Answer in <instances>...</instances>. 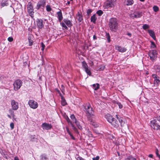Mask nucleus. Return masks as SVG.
Returning <instances> with one entry per match:
<instances>
[{
	"label": "nucleus",
	"instance_id": "nucleus-56",
	"mask_svg": "<svg viewBox=\"0 0 160 160\" xmlns=\"http://www.w3.org/2000/svg\"><path fill=\"white\" fill-rule=\"evenodd\" d=\"M153 155L152 154H149L148 156V157L150 158H153Z\"/></svg>",
	"mask_w": 160,
	"mask_h": 160
},
{
	"label": "nucleus",
	"instance_id": "nucleus-23",
	"mask_svg": "<svg viewBox=\"0 0 160 160\" xmlns=\"http://www.w3.org/2000/svg\"><path fill=\"white\" fill-rule=\"evenodd\" d=\"M57 14L58 15V18L59 22H61L63 18L62 14L61 12L59 11L58 12H57Z\"/></svg>",
	"mask_w": 160,
	"mask_h": 160
},
{
	"label": "nucleus",
	"instance_id": "nucleus-41",
	"mask_svg": "<svg viewBox=\"0 0 160 160\" xmlns=\"http://www.w3.org/2000/svg\"><path fill=\"white\" fill-rule=\"evenodd\" d=\"M41 47H42V48L41 50L42 51H43L44 50L45 47V45H44L43 43V42H41Z\"/></svg>",
	"mask_w": 160,
	"mask_h": 160
},
{
	"label": "nucleus",
	"instance_id": "nucleus-42",
	"mask_svg": "<svg viewBox=\"0 0 160 160\" xmlns=\"http://www.w3.org/2000/svg\"><path fill=\"white\" fill-rule=\"evenodd\" d=\"M118 120L119 122L120 123L121 126H122V124L123 122V120L122 119V118L121 117H120L119 119H118Z\"/></svg>",
	"mask_w": 160,
	"mask_h": 160
},
{
	"label": "nucleus",
	"instance_id": "nucleus-4",
	"mask_svg": "<svg viewBox=\"0 0 160 160\" xmlns=\"http://www.w3.org/2000/svg\"><path fill=\"white\" fill-rule=\"evenodd\" d=\"M61 24L62 27L65 29H68L66 26H67L68 27H71L72 26V21L67 19H64L62 22L61 23Z\"/></svg>",
	"mask_w": 160,
	"mask_h": 160
},
{
	"label": "nucleus",
	"instance_id": "nucleus-64",
	"mask_svg": "<svg viewBox=\"0 0 160 160\" xmlns=\"http://www.w3.org/2000/svg\"><path fill=\"white\" fill-rule=\"evenodd\" d=\"M8 117L9 118H12L11 117L10 115H8Z\"/></svg>",
	"mask_w": 160,
	"mask_h": 160
},
{
	"label": "nucleus",
	"instance_id": "nucleus-19",
	"mask_svg": "<svg viewBox=\"0 0 160 160\" xmlns=\"http://www.w3.org/2000/svg\"><path fill=\"white\" fill-rule=\"evenodd\" d=\"M110 123L113 127L115 128H118L119 125L118 121L115 118Z\"/></svg>",
	"mask_w": 160,
	"mask_h": 160
},
{
	"label": "nucleus",
	"instance_id": "nucleus-29",
	"mask_svg": "<svg viewBox=\"0 0 160 160\" xmlns=\"http://www.w3.org/2000/svg\"><path fill=\"white\" fill-rule=\"evenodd\" d=\"M125 160H136V159L132 156H130L126 158Z\"/></svg>",
	"mask_w": 160,
	"mask_h": 160
},
{
	"label": "nucleus",
	"instance_id": "nucleus-26",
	"mask_svg": "<svg viewBox=\"0 0 160 160\" xmlns=\"http://www.w3.org/2000/svg\"><path fill=\"white\" fill-rule=\"evenodd\" d=\"M93 88L95 90H97L99 88V84L97 83L96 84H94L92 85Z\"/></svg>",
	"mask_w": 160,
	"mask_h": 160
},
{
	"label": "nucleus",
	"instance_id": "nucleus-14",
	"mask_svg": "<svg viewBox=\"0 0 160 160\" xmlns=\"http://www.w3.org/2000/svg\"><path fill=\"white\" fill-rule=\"evenodd\" d=\"M42 127L44 130H48L52 128V126L49 123H44L42 124Z\"/></svg>",
	"mask_w": 160,
	"mask_h": 160
},
{
	"label": "nucleus",
	"instance_id": "nucleus-24",
	"mask_svg": "<svg viewBox=\"0 0 160 160\" xmlns=\"http://www.w3.org/2000/svg\"><path fill=\"white\" fill-rule=\"evenodd\" d=\"M8 0H2L1 3L2 6V7H4L8 5Z\"/></svg>",
	"mask_w": 160,
	"mask_h": 160
},
{
	"label": "nucleus",
	"instance_id": "nucleus-34",
	"mask_svg": "<svg viewBox=\"0 0 160 160\" xmlns=\"http://www.w3.org/2000/svg\"><path fill=\"white\" fill-rule=\"evenodd\" d=\"M106 38L108 40V42H110V37L109 34L106 33Z\"/></svg>",
	"mask_w": 160,
	"mask_h": 160
},
{
	"label": "nucleus",
	"instance_id": "nucleus-22",
	"mask_svg": "<svg viewBox=\"0 0 160 160\" xmlns=\"http://www.w3.org/2000/svg\"><path fill=\"white\" fill-rule=\"evenodd\" d=\"M76 18L79 22H81L83 20L82 16V15L79 13L76 15Z\"/></svg>",
	"mask_w": 160,
	"mask_h": 160
},
{
	"label": "nucleus",
	"instance_id": "nucleus-38",
	"mask_svg": "<svg viewBox=\"0 0 160 160\" xmlns=\"http://www.w3.org/2000/svg\"><path fill=\"white\" fill-rule=\"evenodd\" d=\"M155 152L157 156L160 159V155H159L158 153V150L157 149H156Z\"/></svg>",
	"mask_w": 160,
	"mask_h": 160
},
{
	"label": "nucleus",
	"instance_id": "nucleus-20",
	"mask_svg": "<svg viewBox=\"0 0 160 160\" xmlns=\"http://www.w3.org/2000/svg\"><path fill=\"white\" fill-rule=\"evenodd\" d=\"M148 32L150 35V36L152 37V38L154 39L155 40L156 39V37L155 36V33L154 31L151 30H148Z\"/></svg>",
	"mask_w": 160,
	"mask_h": 160
},
{
	"label": "nucleus",
	"instance_id": "nucleus-15",
	"mask_svg": "<svg viewBox=\"0 0 160 160\" xmlns=\"http://www.w3.org/2000/svg\"><path fill=\"white\" fill-rule=\"evenodd\" d=\"M115 48L119 52H125L127 50V49L126 48L124 47H122L121 46L118 45L115 46Z\"/></svg>",
	"mask_w": 160,
	"mask_h": 160
},
{
	"label": "nucleus",
	"instance_id": "nucleus-48",
	"mask_svg": "<svg viewBox=\"0 0 160 160\" xmlns=\"http://www.w3.org/2000/svg\"><path fill=\"white\" fill-rule=\"evenodd\" d=\"M41 159L42 160H44V159L45 160L47 159V157L44 155H42L41 156Z\"/></svg>",
	"mask_w": 160,
	"mask_h": 160
},
{
	"label": "nucleus",
	"instance_id": "nucleus-35",
	"mask_svg": "<svg viewBox=\"0 0 160 160\" xmlns=\"http://www.w3.org/2000/svg\"><path fill=\"white\" fill-rule=\"evenodd\" d=\"M153 11L156 12H157L159 10L158 8L156 6H154L153 7Z\"/></svg>",
	"mask_w": 160,
	"mask_h": 160
},
{
	"label": "nucleus",
	"instance_id": "nucleus-49",
	"mask_svg": "<svg viewBox=\"0 0 160 160\" xmlns=\"http://www.w3.org/2000/svg\"><path fill=\"white\" fill-rule=\"evenodd\" d=\"M66 119L68 123H71L70 120L68 116L66 117Z\"/></svg>",
	"mask_w": 160,
	"mask_h": 160
},
{
	"label": "nucleus",
	"instance_id": "nucleus-8",
	"mask_svg": "<svg viewBox=\"0 0 160 160\" xmlns=\"http://www.w3.org/2000/svg\"><path fill=\"white\" fill-rule=\"evenodd\" d=\"M150 126L153 129L157 130L160 129V126L158 123L157 121L154 119L150 121Z\"/></svg>",
	"mask_w": 160,
	"mask_h": 160
},
{
	"label": "nucleus",
	"instance_id": "nucleus-5",
	"mask_svg": "<svg viewBox=\"0 0 160 160\" xmlns=\"http://www.w3.org/2000/svg\"><path fill=\"white\" fill-rule=\"evenodd\" d=\"M84 109L87 112L88 117L89 116L91 117L93 116V112L89 103H88L86 104L84 106Z\"/></svg>",
	"mask_w": 160,
	"mask_h": 160
},
{
	"label": "nucleus",
	"instance_id": "nucleus-30",
	"mask_svg": "<svg viewBox=\"0 0 160 160\" xmlns=\"http://www.w3.org/2000/svg\"><path fill=\"white\" fill-rule=\"evenodd\" d=\"M74 122L76 124L78 128L79 129L81 130L82 129V126L79 124V123L78 121L76 120V122Z\"/></svg>",
	"mask_w": 160,
	"mask_h": 160
},
{
	"label": "nucleus",
	"instance_id": "nucleus-2",
	"mask_svg": "<svg viewBox=\"0 0 160 160\" xmlns=\"http://www.w3.org/2000/svg\"><path fill=\"white\" fill-rule=\"evenodd\" d=\"M27 10L28 13L32 18L34 17V8L32 3L31 2L28 3L27 5Z\"/></svg>",
	"mask_w": 160,
	"mask_h": 160
},
{
	"label": "nucleus",
	"instance_id": "nucleus-54",
	"mask_svg": "<svg viewBox=\"0 0 160 160\" xmlns=\"http://www.w3.org/2000/svg\"><path fill=\"white\" fill-rule=\"evenodd\" d=\"M67 132H68V134L70 135V136L71 137L72 136V134L69 131V130L67 129Z\"/></svg>",
	"mask_w": 160,
	"mask_h": 160
},
{
	"label": "nucleus",
	"instance_id": "nucleus-57",
	"mask_svg": "<svg viewBox=\"0 0 160 160\" xmlns=\"http://www.w3.org/2000/svg\"><path fill=\"white\" fill-rule=\"evenodd\" d=\"M14 160H19L18 157H15L14 158Z\"/></svg>",
	"mask_w": 160,
	"mask_h": 160
},
{
	"label": "nucleus",
	"instance_id": "nucleus-52",
	"mask_svg": "<svg viewBox=\"0 0 160 160\" xmlns=\"http://www.w3.org/2000/svg\"><path fill=\"white\" fill-rule=\"evenodd\" d=\"M105 66H103L100 68V69L102 70H103L105 69Z\"/></svg>",
	"mask_w": 160,
	"mask_h": 160
},
{
	"label": "nucleus",
	"instance_id": "nucleus-40",
	"mask_svg": "<svg viewBox=\"0 0 160 160\" xmlns=\"http://www.w3.org/2000/svg\"><path fill=\"white\" fill-rule=\"evenodd\" d=\"M9 112L11 113V115L12 116L13 119H14V112L12 110H9Z\"/></svg>",
	"mask_w": 160,
	"mask_h": 160
},
{
	"label": "nucleus",
	"instance_id": "nucleus-37",
	"mask_svg": "<svg viewBox=\"0 0 160 160\" xmlns=\"http://www.w3.org/2000/svg\"><path fill=\"white\" fill-rule=\"evenodd\" d=\"M96 13L99 16H101L103 14V12L101 10H99Z\"/></svg>",
	"mask_w": 160,
	"mask_h": 160
},
{
	"label": "nucleus",
	"instance_id": "nucleus-21",
	"mask_svg": "<svg viewBox=\"0 0 160 160\" xmlns=\"http://www.w3.org/2000/svg\"><path fill=\"white\" fill-rule=\"evenodd\" d=\"M133 0H125L124 4L126 6H129L133 4Z\"/></svg>",
	"mask_w": 160,
	"mask_h": 160
},
{
	"label": "nucleus",
	"instance_id": "nucleus-7",
	"mask_svg": "<svg viewBox=\"0 0 160 160\" xmlns=\"http://www.w3.org/2000/svg\"><path fill=\"white\" fill-rule=\"evenodd\" d=\"M22 82L20 79H17L15 80L13 84L14 89L15 91H17L19 89L22 85Z\"/></svg>",
	"mask_w": 160,
	"mask_h": 160
},
{
	"label": "nucleus",
	"instance_id": "nucleus-51",
	"mask_svg": "<svg viewBox=\"0 0 160 160\" xmlns=\"http://www.w3.org/2000/svg\"><path fill=\"white\" fill-rule=\"evenodd\" d=\"M99 159V157L98 156H97L95 158H92L93 160H98Z\"/></svg>",
	"mask_w": 160,
	"mask_h": 160
},
{
	"label": "nucleus",
	"instance_id": "nucleus-13",
	"mask_svg": "<svg viewBox=\"0 0 160 160\" xmlns=\"http://www.w3.org/2000/svg\"><path fill=\"white\" fill-rule=\"evenodd\" d=\"M11 104L13 110H16L18 108V103L14 100H13L11 101Z\"/></svg>",
	"mask_w": 160,
	"mask_h": 160
},
{
	"label": "nucleus",
	"instance_id": "nucleus-3",
	"mask_svg": "<svg viewBox=\"0 0 160 160\" xmlns=\"http://www.w3.org/2000/svg\"><path fill=\"white\" fill-rule=\"evenodd\" d=\"M115 2L116 0H107L104 3L103 7L104 9L113 7L114 6V3Z\"/></svg>",
	"mask_w": 160,
	"mask_h": 160
},
{
	"label": "nucleus",
	"instance_id": "nucleus-28",
	"mask_svg": "<svg viewBox=\"0 0 160 160\" xmlns=\"http://www.w3.org/2000/svg\"><path fill=\"white\" fill-rule=\"evenodd\" d=\"M61 99H62V101H61L62 105V106H64L66 104V101H65L64 98L62 96H61Z\"/></svg>",
	"mask_w": 160,
	"mask_h": 160
},
{
	"label": "nucleus",
	"instance_id": "nucleus-39",
	"mask_svg": "<svg viewBox=\"0 0 160 160\" xmlns=\"http://www.w3.org/2000/svg\"><path fill=\"white\" fill-rule=\"evenodd\" d=\"M116 104L118 105L119 108L120 109L122 108V105L120 102H116Z\"/></svg>",
	"mask_w": 160,
	"mask_h": 160
},
{
	"label": "nucleus",
	"instance_id": "nucleus-18",
	"mask_svg": "<svg viewBox=\"0 0 160 160\" xmlns=\"http://www.w3.org/2000/svg\"><path fill=\"white\" fill-rule=\"evenodd\" d=\"M105 118L107 119L108 121L110 123L112 122V121L114 119V118L110 114H107L105 116Z\"/></svg>",
	"mask_w": 160,
	"mask_h": 160
},
{
	"label": "nucleus",
	"instance_id": "nucleus-50",
	"mask_svg": "<svg viewBox=\"0 0 160 160\" xmlns=\"http://www.w3.org/2000/svg\"><path fill=\"white\" fill-rule=\"evenodd\" d=\"M151 42L152 47L153 48H155V44L154 42Z\"/></svg>",
	"mask_w": 160,
	"mask_h": 160
},
{
	"label": "nucleus",
	"instance_id": "nucleus-16",
	"mask_svg": "<svg viewBox=\"0 0 160 160\" xmlns=\"http://www.w3.org/2000/svg\"><path fill=\"white\" fill-rule=\"evenodd\" d=\"M152 77L154 79V84H158L160 82L159 78L156 74H153L152 75Z\"/></svg>",
	"mask_w": 160,
	"mask_h": 160
},
{
	"label": "nucleus",
	"instance_id": "nucleus-44",
	"mask_svg": "<svg viewBox=\"0 0 160 160\" xmlns=\"http://www.w3.org/2000/svg\"><path fill=\"white\" fill-rule=\"evenodd\" d=\"M92 126H93L94 127H98V125L97 124L96 122H92Z\"/></svg>",
	"mask_w": 160,
	"mask_h": 160
},
{
	"label": "nucleus",
	"instance_id": "nucleus-59",
	"mask_svg": "<svg viewBox=\"0 0 160 160\" xmlns=\"http://www.w3.org/2000/svg\"><path fill=\"white\" fill-rule=\"evenodd\" d=\"M58 93H59L61 97V96H62V94H61V93H60V92L59 91V90H58Z\"/></svg>",
	"mask_w": 160,
	"mask_h": 160
},
{
	"label": "nucleus",
	"instance_id": "nucleus-25",
	"mask_svg": "<svg viewBox=\"0 0 160 160\" xmlns=\"http://www.w3.org/2000/svg\"><path fill=\"white\" fill-rule=\"evenodd\" d=\"M97 19V18L95 16V15H93L91 18V21L94 23H96V21Z\"/></svg>",
	"mask_w": 160,
	"mask_h": 160
},
{
	"label": "nucleus",
	"instance_id": "nucleus-63",
	"mask_svg": "<svg viewBox=\"0 0 160 160\" xmlns=\"http://www.w3.org/2000/svg\"><path fill=\"white\" fill-rule=\"evenodd\" d=\"M116 118H117V119L118 120V119H119L120 117H119L117 115H116Z\"/></svg>",
	"mask_w": 160,
	"mask_h": 160
},
{
	"label": "nucleus",
	"instance_id": "nucleus-10",
	"mask_svg": "<svg viewBox=\"0 0 160 160\" xmlns=\"http://www.w3.org/2000/svg\"><path fill=\"white\" fill-rule=\"evenodd\" d=\"M46 4V0H40L38 3L37 8L38 9H39L41 7H44Z\"/></svg>",
	"mask_w": 160,
	"mask_h": 160
},
{
	"label": "nucleus",
	"instance_id": "nucleus-11",
	"mask_svg": "<svg viewBox=\"0 0 160 160\" xmlns=\"http://www.w3.org/2000/svg\"><path fill=\"white\" fill-rule=\"evenodd\" d=\"M82 66L87 74L89 75H91V72L90 69L88 68V65L85 62L83 61L82 62Z\"/></svg>",
	"mask_w": 160,
	"mask_h": 160
},
{
	"label": "nucleus",
	"instance_id": "nucleus-60",
	"mask_svg": "<svg viewBox=\"0 0 160 160\" xmlns=\"http://www.w3.org/2000/svg\"><path fill=\"white\" fill-rule=\"evenodd\" d=\"M127 35L129 36L130 37H131V34L130 33H128L127 34Z\"/></svg>",
	"mask_w": 160,
	"mask_h": 160
},
{
	"label": "nucleus",
	"instance_id": "nucleus-9",
	"mask_svg": "<svg viewBox=\"0 0 160 160\" xmlns=\"http://www.w3.org/2000/svg\"><path fill=\"white\" fill-rule=\"evenodd\" d=\"M28 104L30 107L33 109H36L38 106V104L37 102L33 100H29Z\"/></svg>",
	"mask_w": 160,
	"mask_h": 160
},
{
	"label": "nucleus",
	"instance_id": "nucleus-36",
	"mask_svg": "<svg viewBox=\"0 0 160 160\" xmlns=\"http://www.w3.org/2000/svg\"><path fill=\"white\" fill-rule=\"evenodd\" d=\"M46 10L48 12H50L51 11L52 9L49 5H47L46 6Z\"/></svg>",
	"mask_w": 160,
	"mask_h": 160
},
{
	"label": "nucleus",
	"instance_id": "nucleus-47",
	"mask_svg": "<svg viewBox=\"0 0 160 160\" xmlns=\"http://www.w3.org/2000/svg\"><path fill=\"white\" fill-rule=\"evenodd\" d=\"M92 12V10L91 9H88L87 11V13L89 15L90 14L91 12Z\"/></svg>",
	"mask_w": 160,
	"mask_h": 160
},
{
	"label": "nucleus",
	"instance_id": "nucleus-61",
	"mask_svg": "<svg viewBox=\"0 0 160 160\" xmlns=\"http://www.w3.org/2000/svg\"><path fill=\"white\" fill-rule=\"evenodd\" d=\"M71 137L72 138L73 140H75V138L73 136H72Z\"/></svg>",
	"mask_w": 160,
	"mask_h": 160
},
{
	"label": "nucleus",
	"instance_id": "nucleus-45",
	"mask_svg": "<svg viewBox=\"0 0 160 160\" xmlns=\"http://www.w3.org/2000/svg\"><path fill=\"white\" fill-rule=\"evenodd\" d=\"M14 124L12 122L10 124V127L12 130L14 128Z\"/></svg>",
	"mask_w": 160,
	"mask_h": 160
},
{
	"label": "nucleus",
	"instance_id": "nucleus-43",
	"mask_svg": "<svg viewBox=\"0 0 160 160\" xmlns=\"http://www.w3.org/2000/svg\"><path fill=\"white\" fill-rule=\"evenodd\" d=\"M28 41L29 42V46H31L33 43V41L30 39L29 38H28Z\"/></svg>",
	"mask_w": 160,
	"mask_h": 160
},
{
	"label": "nucleus",
	"instance_id": "nucleus-32",
	"mask_svg": "<svg viewBox=\"0 0 160 160\" xmlns=\"http://www.w3.org/2000/svg\"><path fill=\"white\" fill-rule=\"evenodd\" d=\"M75 158L77 160H85V159L80 156L78 154L76 155Z\"/></svg>",
	"mask_w": 160,
	"mask_h": 160
},
{
	"label": "nucleus",
	"instance_id": "nucleus-6",
	"mask_svg": "<svg viewBox=\"0 0 160 160\" xmlns=\"http://www.w3.org/2000/svg\"><path fill=\"white\" fill-rule=\"evenodd\" d=\"M148 55L150 59L154 62L156 61L157 57V52L155 50H150L148 52Z\"/></svg>",
	"mask_w": 160,
	"mask_h": 160
},
{
	"label": "nucleus",
	"instance_id": "nucleus-31",
	"mask_svg": "<svg viewBox=\"0 0 160 160\" xmlns=\"http://www.w3.org/2000/svg\"><path fill=\"white\" fill-rule=\"evenodd\" d=\"M70 117L71 119L72 120V121L74 122H75L76 121V118L74 114H72L71 115Z\"/></svg>",
	"mask_w": 160,
	"mask_h": 160
},
{
	"label": "nucleus",
	"instance_id": "nucleus-46",
	"mask_svg": "<svg viewBox=\"0 0 160 160\" xmlns=\"http://www.w3.org/2000/svg\"><path fill=\"white\" fill-rule=\"evenodd\" d=\"M8 40L9 42H12L13 41V38L12 37H9L8 38Z\"/></svg>",
	"mask_w": 160,
	"mask_h": 160
},
{
	"label": "nucleus",
	"instance_id": "nucleus-53",
	"mask_svg": "<svg viewBox=\"0 0 160 160\" xmlns=\"http://www.w3.org/2000/svg\"><path fill=\"white\" fill-rule=\"evenodd\" d=\"M88 135L90 137H93V135H92V134L90 132H89L88 133Z\"/></svg>",
	"mask_w": 160,
	"mask_h": 160
},
{
	"label": "nucleus",
	"instance_id": "nucleus-17",
	"mask_svg": "<svg viewBox=\"0 0 160 160\" xmlns=\"http://www.w3.org/2000/svg\"><path fill=\"white\" fill-rule=\"evenodd\" d=\"M38 27L39 28H42L43 27V21L41 19H37L36 21Z\"/></svg>",
	"mask_w": 160,
	"mask_h": 160
},
{
	"label": "nucleus",
	"instance_id": "nucleus-12",
	"mask_svg": "<svg viewBox=\"0 0 160 160\" xmlns=\"http://www.w3.org/2000/svg\"><path fill=\"white\" fill-rule=\"evenodd\" d=\"M142 16V12H136L131 14V17L133 18H140Z\"/></svg>",
	"mask_w": 160,
	"mask_h": 160
},
{
	"label": "nucleus",
	"instance_id": "nucleus-58",
	"mask_svg": "<svg viewBox=\"0 0 160 160\" xmlns=\"http://www.w3.org/2000/svg\"><path fill=\"white\" fill-rule=\"evenodd\" d=\"M93 39H94V40H95V39H97V37L95 35H94L93 36Z\"/></svg>",
	"mask_w": 160,
	"mask_h": 160
},
{
	"label": "nucleus",
	"instance_id": "nucleus-55",
	"mask_svg": "<svg viewBox=\"0 0 160 160\" xmlns=\"http://www.w3.org/2000/svg\"><path fill=\"white\" fill-rule=\"evenodd\" d=\"M67 132H68V134L70 135V136L71 137L72 136V134L69 131V130L67 129Z\"/></svg>",
	"mask_w": 160,
	"mask_h": 160
},
{
	"label": "nucleus",
	"instance_id": "nucleus-33",
	"mask_svg": "<svg viewBox=\"0 0 160 160\" xmlns=\"http://www.w3.org/2000/svg\"><path fill=\"white\" fill-rule=\"evenodd\" d=\"M149 28V26L147 24H144L142 27V28L145 30H146L147 29Z\"/></svg>",
	"mask_w": 160,
	"mask_h": 160
},
{
	"label": "nucleus",
	"instance_id": "nucleus-62",
	"mask_svg": "<svg viewBox=\"0 0 160 160\" xmlns=\"http://www.w3.org/2000/svg\"><path fill=\"white\" fill-rule=\"evenodd\" d=\"M17 5L19 6V7H21V5L20 3H17Z\"/></svg>",
	"mask_w": 160,
	"mask_h": 160
},
{
	"label": "nucleus",
	"instance_id": "nucleus-27",
	"mask_svg": "<svg viewBox=\"0 0 160 160\" xmlns=\"http://www.w3.org/2000/svg\"><path fill=\"white\" fill-rule=\"evenodd\" d=\"M154 68L157 72H160V65H155L154 66Z\"/></svg>",
	"mask_w": 160,
	"mask_h": 160
},
{
	"label": "nucleus",
	"instance_id": "nucleus-1",
	"mask_svg": "<svg viewBox=\"0 0 160 160\" xmlns=\"http://www.w3.org/2000/svg\"><path fill=\"white\" fill-rule=\"evenodd\" d=\"M109 25L112 31L116 30L118 27L117 19L114 18H111L109 20Z\"/></svg>",
	"mask_w": 160,
	"mask_h": 160
}]
</instances>
